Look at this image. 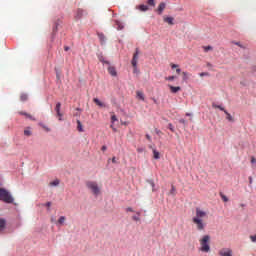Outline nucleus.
Returning <instances> with one entry per match:
<instances>
[{
    "instance_id": "1",
    "label": "nucleus",
    "mask_w": 256,
    "mask_h": 256,
    "mask_svg": "<svg viewBox=\"0 0 256 256\" xmlns=\"http://www.w3.org/2000/svg\"><path fill=\"white\" fill-rule=\"evenodd\" d=\"M209 215L207 211L196 208L195 216L192 218V222L196 225L197 231H205V227H207V223H205V219H208Z\"/></svg>"
},
{
    "instance_id": "2",
    "label": "nucleus",
    "mask_w": 256,
    "mask_h": 256,
    "mask_svg": "<svg viewBox=\"0 0 256 256\" xmlns=\"http://www.w3.org/2000/svg\"><path fill=\"white\" fill-rule=\"evenodd\" d=\"M209 241H211V236L209 235H205L200 239V251H202V253H209V251H211Z\"/></svg>"
},
{
    "instance_id": "3",
    "label": "nucleus",
    "mask_w": 256,
    "mask_h": 256,
    "mask_svg": "<svg viewBox=\"0 0 256 256\" xmlns=\"http://www.w3.org/2000/svg\"><path fill=\"white\" fill-rule=\"evenodd\" d=\"M86 187L91 191L92 194H94L96 197L101 195V187H99V184H97L96 181H87Z\"/></svg>"
},
{
    "instance_id": "4",
    "label": "nucleus",
    "mask_w": 256,
    "mask_h": 256,
    "mask_svg": "<svg viewBox=\"0 0 256 256\" xmlns=\"http://www.w3.org/2000/svg\"><path fill=\"white\" fill-rule=\"evenodd\" d=\"M0 201H4V203H13V197L7 190L0 188Z\"/></svg>"
},
{
    "instance_id": "5",
    "label": "nucleus",
    "mask_w": 256,
    "mask_h": 256,
    "mask_svg": "<svg viewBox=\"0 0 256 256\" xmlns=\"http://www.w3.org/2000/svg\"><path fill=\"white\" fill-rule=\"evenodd\" d=\"M137 61H139V48H136L135 53L133 54L132 58V66L134 67V73L137 71Z\"/></svg>"
},
{
    "instance_id": "6",
    "label": "nucleus",
    "mask_w": 256,
    "mask_h": 256,
    "mask_svg": "<svg viewBox=\"0 0 256 256\" xmlns=\"http://www.w3.org/2000/svg\"><path fill=\"white\" fill-rule=\"evenodd\" d=\"M220 256H233V251L229 248H223L219 251Z\"/></svg>"
},
{
    "instance_id": "7",
    "label": "nucleus",
    "mask_w": 256,
    "mask_h": 256,
    "mask_svg": "<svg viewBox=\"0 0 256 256\" xmlns=\"http://www.w3.org/2000/svg\"><path fill=\"white\" fill-rule=\"evenodd\" d=\"M55 111L57 113V117H59V121H62L63 114H61V102H58L55 107Z\"/></svg>"
},
{
    "instance_id": "8",
    "label": "nucleus",
    "mask_w": 256,
    "mask_h": 256,
    "mask_svg": "<svg viewBox=\"0 0 256 256\" xmlns=\"http://www.w3.org/2000/svg\"><path fill=\"white\" fill-rule=\"evenodd\" d=\"M149 149H152L154 159H156V160L161 159V153H159V151H157V148H153V146H149Z\"/></svg>"
},
{
    "instance_id": "9",
    "label": "nucleus",
    "mask_w": 256,
    "mask_h": 256,
    "mask_svg": "<svg viewBox=\"0 0 256 256\" xmlns=\"http://www.w3.org/2000/svg\"><path fill=\"white\" fill-rule=\"evenodd\" d=\"M166 7H167V4H165V2H161L157 9L158 15H163V11H165Z\"/></svg>"
},
{
    "instance_id": "10",
    "label": "nucleus",
    "mask_w": 256,
    "mask_h": 256,
    "mask_svg": "<svg viewBox=\"0 0 256 256\" xmlns=\"http://www.w3.org/2000/svg\"><path fill=\"white\" fill-rule=\"evenodd\" d=\"M108 73H109L112 77H117V70H116L115 67H113V66H109V67H108Z\"/></svg>"
},
{
    "instance_id": "11",
    "label": "nucleus",
    "mask_w": 256,
    "mask_h": 256,
    "mask_svg": "<svg viewBox=\"0 0 256 256\" xmlns=\"http://www.w3.org/2000/svg\"><path fill=\"white\" fill-rule=\"evenodd\" d=\"M93 102L98 106V107H107V104H105L104 102H102L101 100H99L98 98H94Z\"/></svg>"
},
{
    "instance_id": "12",
    "label": "nucleus",
    "mask_w": 256,
    "mask_h": 256,
    "mask_svg": "<svg viewBox=\"0 0 256 256\" xmlns=\"http://www.w3.org/2000/svg\"><path fill=\"white\" fill-rule=\"evenodd\" d=\"M171 93H179V91H181V87L180 86H171V85H168Z\"/></svg>"
},
{
    "instance_id": "13",
    "label": "nucleus",
    "mask_w": 256,
    "mask_h": 256,
    "mask_svg": "<svg viewBox=\"0 0 256 256\" xmlns=\"http://www.w3.org/2000/svg\"><path fill=\"white\" fill-rule=\"evenodd\" d=\"M20 115H24L27 119H30V121H35V117H33L31 114L26 112H19Z\"/></svg>"
},
{
    "instance_id": "14",
    "label": "nucleus",
    "mask_w": 256,
    "mask_h": 256,
    "mask_svg": "<svg viewBox=\"0 0 256 256\" xmlns=\"http://www.w3.org/2000/svg\"><path fill=\"white\" fill-rule=\"evenodd\" d=\"M136 95H137L138 99H140L141 101H145V94H143V92L137 91Z\"/></svg>"
},
{
    "instance_id": "15",
    "label": "nucleus",
    "mask_w": 256,
    "mask_h": 256,
    "mask_svg": "<svg viewBox=\"0 0 256 256\" xmlns=\"http://www.w3.org/2000/svg\"><path fill=\"white\" fill-rule=\"evenodd\" d=\"M173 17H164V22L168 23V25H173Z\"/></svg>"
},
{
    "instance_id": "16",
    "label": "nucleus",
    "mask_w": 256,
    "mask_h": 256,
    "mask_svg": "<svg viewBox=\"0 0 256 256\" xmlns=\"http://www.w3.org/2000/svg\"><path fill=\"white\" fill-rule=\"evenodd\" d=\"M77 130L80 132V133H83V124H81V120H77Z\"/></svg>"
},
{
    "instance_id": "17",
    "label": "nucleus",
    "mask_w": 256,
    "mask_h": 256,
    "mask_svg": "<svg viewBox=\"0 0 256 256\" xmlns=\"http://www.w3.org/2000/svg\"><path fill=\"white\" fill-rule=\"evenodd\" d=\"M224 113L226 115V119L233 122L234 119H233V116H231V114L229 112H227V110H224Z\"/></svg>"
},
{
    "instance_id": "18",
    "label": "nucleus",
    "mask_w": 256,
    "mask_h": 256,
    "mask_svg": "<svg viewBox=\"0 0 256 256\" xmlns=\"http://www.w3.org/2000/svg\"><path fill=\"white\" fill-rule=\"evenodd\" d=\"M182 79L183 81H187L189 79V77H191V74H189L188 72H182Z\"/></svg>"
},
{
    "instance_id": "19",
    "label": "nucleus",
    "mask_w": 256,
    "mask_h": 256,
    "mask_svg": "<svg viewBox=\"0 0 256 256\" xmlns=\"http://www.w3.org/2000/svg\"><path fill=\"white\" fill-rule=\"evenodd\" d=\"M5 219H0V231H3L5 229Z\"/></svg>"
},
{
    "instance_id": "20",
    "label": "nucleus",
    "mask_w": 256,
    "mask_h": 256,
    "mask_svg": "<svg viewBox=\"0 0 256 256\" xmlns=\"http://www.w3.org/2000/svg\"><path fill=\"white\" fill-rule=\"evenodd\" d=\"M115 25H116L118 31H121V29H123V27H124L123 24L117 20L115 21Z\"/></svg>"
},
{
    "instance_id": "21",
    "label": "nucleus",
    "mask_w": 256,
    "mask_h": 256,
    "mask_svg": "<svg viewBox=\"0 0 256 256\" xmlns=\"http://www.w3.org/2000/svg\"><path fill=\"white\" fill-rule=\"evenodd\" d=\"M39 125L40 127H42V129H44V131H46V133H49L51 131V128L47 127L45 124L40 123Z\"/></svg>"
},
{
    "instance_id": "22",
    "label": "nucleus",
    "mask_w": 256,
    "mask_h": 256,
    "mask_svg": "<svg viewBox=\"0 0 256 256\" xmlns=\"http://www.w3.org/2000/svg\"><path fill=\"white\" fill-rule=\"evenodd\" d=\"M59 183H60L59 179H56V180L50 182V187H57L59 185Z\"/></svg>"
},
{
    "instance_id": "23",
    "label": "nucleus",
    "mask_w": 256,
    "mask_h": 256,
    "mask_svg": "<svg viewBox=\"0 0 256 256\" xmlns=\"http://www.w3.org/2000/svg\"><path fill=\"white\" fill-rule=\"evenodd\" d=\"M24 135L26 137H31V135H33V133L31 132V130H29V128H27L24 130Z\"/></svg>"
},
{
    "instance_id": "24",
    "label": "nucleus",
    "mask_w": 256,
    "mask_h": 256,
    "mask_svg": "<svg viewBox=\"0 0 256 256\" xmlns=\"http://www.w3.org/2000/svg\"><path fill=\"white\" fill-rule=\"evenodd\" d=\"M139 9H140V11H149V6L142 4L139 6Z\"/></svg>"
},
{
    "instance_id": "25",
    "label": "nucleus",
    "mask_w": 256,
    "mask_h": 256,
    "mask_svg": "<svg viewBox=\"0 0 256 256\" xmlns=\"http://www.w3.org/2000/svg\"><path fill=\"white\" fill-rule=\"evenodd\" d=\"M65 221H66L65 216H61V217L58 219V224H59V225H63V223H65Z\"/></svg>"
},
{
    "instance_id": "26",
    "label": "nucleus",
    "mask_w": 256,
    "mask_h": 256,
    "mask_svg": "<svg viewBox=\"0 0 256 256\" xmlns=\"http://www.w3.org/2000/svg\"><path fill=\"white\" fill-rule=\"evenodd\" d=\"M137 215L138 216H133L132 217L133 221H140L141 220V218H139L141 216V212H137Z\"/></svg>"
},
{
    "instance_id": "27",
    "label": "nucleus",
    "mask_w": 256,
    "mask_h": 256,
    "mask_svg": "<svg viewBox=\"0 0 256 256\" xmlns=\"http://www.w3.org/2000/svg\"><path fill=\"white\" fill-rule=\"evenodd\" d=\"M203 49H204L205 53H208V51H213V47H211V46H203Z\"/></svg>"
},
{
    "instance_id": "28",
    "label": "nucleus",
    "mask_w": 256,
    "mask_h": 256,
    "mask_svg": "<svg viewBox=\"0 0 256 256\" xmlns=\"http://www.w3.org/2000/svg\"><path fill=\"white\" fill-rule=\"evenodd\" d=\"M212 107H213L214 109H220V111H226L225 108H223V107H221V106H219V105H217V104H213Z\"/></svg>"
},
{
    "instance_id": "29",
    "label": "nucleus",
    "mask_w": 256,
    "mask_h": 256,
    "mask_svg": "<svg viewBox=\"0 0 256 256\" xmlns=\"http://www.w3.org/2000/svg\"><path fill=\"white\" fill-rule=\"evenodd\" d=\"M147 4H148L150 7H155V0H147Z\"/></svg>"
},
{
    "instance_id": "30",
    "label": "nucleus",
    "mask_w": 256,
    "mask_h": 256,
    "mask_svg": "<svg viewBox=\"0 0 256 256\" xmlns=\"http://www.w3.org/2000/svg\"><path fill=\"white\" fill-rule=\"evenodd\" d=\"M222 201H224V203H227V201H229V198H227V196H225L224 194H220Z\"/></svg>"
},
{
    "instance_id": "31",
    "label": "nucleus",
    "mask_w": 256,
    "mask_h": 256,
    "mask_svg": "<svg viewBox=\"0 0 256 256\" xmlns=\"http://www.w3.org/2000/svg\"><path fill=\"white\" fill-rule=\"evenodd\" d=\"M27 94H21L20 99L21 101H27Z\"/></svg>"
},
{
    "instance_id": "32",
    "label": "nucleus",
    "mask_w": 256,
    "mask_h": 256,
    "mask_svg": "<svg viewBox=\"0 0 256 256\" xmlns=\"http://www.w3.org/2000/svg\"><path fill=\"white\" fill-rule=\"evenodd\" d=\"M168 129H170V131H172V133H175V128L173 127V124H168Z\"/></svg>"
},
{
    "instance_id": "33",
    "label": "nucleus",
    "mask_w": 256,
    "mask_h": 256,
    "mask_svg": "<svg viewBox=\"0 0 256 256\" xmlns=\"http://www.w3.org/2000/svg\"><path fill=\"white\" fill-rule=\"evenodd\" d=\"M250 241H252V243H256V234L250 236Z\"/></svg>"
},
{
    "instance_id": "34",
    "label": "nucleus",
    "mask_w": 256,
    "mask_h": 256,
    "mask_svg": "<svg viewBox=\"0 0 256 256\" xmlns=\"http://www.w3.org/2000/svg\"><path fill=\"white\" fill-rule=\"evenodd\" d=\"M99 60L101 61V63H105L106 65H110L109 61H105V59H103V57H100Z\"/></svg>"
},
{
    "instance_id": "35",
    "label": "nucleus",
    "mask_w": 256,
    "mask_h": 256,
    "mask_svg": "<svg viewBox=\"0 0 256 256\" xmlns=\"http://www.w3.org/2000/svg\"><path fill=\"white\" fill-rule=\"evenodd\" d=\"M166 81H175V76H169L165 78Z\"/></svg>"
},
{
    "instance_id": "36",
    "label": "nucleus",
    "mask_w": 256,
    "mask_h": 256,
    "mask_svg": "<svg viewBox=\"0 0 256 256\" xmlns=\"http://www.w3.org/2000/svg\"><path fill=\"white\" fill-rule=\"evenodd\" d=\"M115 121H117V116L112 115L111 116V123H115Z\"/></svg>"
},
{
    "instance_id": "37",
    "label": "nucleus",
    "mask_w": 256,
    "mask_h": 256,
    "mask_svg": "<svg viewBox=\"0 0 256 256\" xmlns=\"http://www.w3.org/2000/svg\"><path fill=\"white\" fill-rule=\"evenodd\" d=\"M200 77H207L209 74L207 72H202L199 74Z\"/></svg>"
},
{
    "instance_id": "38",
    "label": "nucleus",
    "mask_w": 256,
    "mask_h": 256,
    "mask_svg": "<svg viewBox=\"0 0 256 256\" xmlns=\"http://www.w3.org/2000/svg\"><path fill=\"white\" fill-rule=\"evenodd\" d=\"M175 191H176L175 186L172 185L170 194H171V195H175Z\"/></svg>"
},
{
    "instance_id": "39",
    "label": "nucleus",
    "mask_w": 256,
    "mask_h": 256,
    "mask_svg": "<svg viewBox=\"0 0 256 256\" xmlns=\"http://www.w3.org/2000/svg\"><path fill=\"white\" fill-rule=\"evenodd\" d=\"M171 69H177L179 67V65L177 64H170Z\"/></svg>"
},
{
    "instance_id": "40",
    "label": "nucleus",
    "mask_w": 256,
    "mask_h": 256,
    "mask_svg": "<svg viewBox=\"0 0 256 256\" xmlns=\"http://www.w3.org/2000/svg\"><path fill=\"white\" fill-rule=\"evenodd\" d=\"M234 45H237L238 47H241L242 49H245V47H243V45H241V43H239V42H234Z\"/></svg>"
},
{
    "instance_id": "41",
    "label": "nucleus",
    "mask_w": 256,
    "mask_h": 256,
    "mask_svg": "<svg viewBox=\"0 0 256 256\" xmlns=\"http://www.w3.org/2000/svg\"><path fill=\"white\" fill-rule=\"evenodd\" d=\"M126 211H127V212H130V213H133L134 210H133V208L128 207V208H126Z\"/></svg>"
},
{
    "instance_id": "42",
    "label": "nucleus",
    "mask_w": 256,
    "mask_h": 256,
    "mask_svg": "<svg viewBox=\"0 0 256 256\" xmlns=\"http://www.w3.org/2000/svg\"><path fill=\"white\" fill-rule=\"evenodd\" d=\"M83 15V10H78V17H81Z\"/></svg>"
},
{
    "instance_id": "43",
    "label": "nucleus",
    "mask_w": 256,
    "mask_h": 256,
    "mask_svg": "<svg viewBox=\"0 0 256 256\" xmlns=\"http://www.w3.org/2000/svg\"><path fill=\"white\" fill-rule=\"evenodd\" d=\"M112 131H114V133H117V128L113 127V125L110 126Z\"/></svg>"
},
{
    "instance_id": "44",
    "label": "nucleus",
    "mask_w": 256,
    "mask_h": 256,
    "mask_svg": "<svg viewBox=\"0 0 256 256\" xmlns=\"http://www.w3.org/2000/svg\"><path fill=\"white\" fill-rule=\"evenodd\" d=\"M251 163L253 164V163H256V159H255V157H251Z\"/></svg>"
},
{
    "instance_id": "45",
    "label": "nucleus",
    "mask_w": 256,
    "mask_h": 256,
    "mask_svg": "<svg viewBox=\"0 0 256 256\" xmlns=\"http://www.w3.org/2000/svg\"><path fill=\"white\" fill-rule=\"evenodd\" d=\"M176 73L179 75L181 73V68H177Z\"/></svg>"
},
{
    "instance_id": "46",
    "label": "nucleus",
    "mask_w": 256,
    "mask_h": 256,
    "mask_svg": "<svg viewBox=\"0 0 256 256\" xmlns=\"http://www.w3.org/2000/svg\"><path fill=\"white\" fill-rule=\"evenodd\" d=\"M101 150H102V151H107V146H105V145L102 146Z\"/></svg>"
},
{
    "instance_id": "47",
    "label": "nucleus",
    "mask_w": 256,
    "mask_h": 256,
    "mask_svg": "<svg viewBox=\"0 0 256 256\" xmlns=\"http://www.w3.org/2000/svg\"><path fill=\"white\" fill-rule=\"evenodd\" d=\"M112 163H117V158L116 157L112 158Z\"/></svg>"
},
{
    "instance_id": "48",
    "label": "nucleus",
    "mask_w": 256,
    "mask_h": 256,
    "mask_svg": "<svg viewBox=\"0 0 256 256\" xmlns=\"http://www.w3.org/2000/svg\"><path fill=\"white\" fill-rule=\"evenodd\" d=\"M45 207H51V202H47L46 204H45Z\"/></svg>"
},
{
    "instance_id": "49",
    "label": "nucleus",
    "mask_w": 256,
    "mask_h": 256,
    "mask_svg": "<svg viewBox=\"0 0 256 256\" xmlns=\"http://www.w3.org/2000/svg\"><path fill=\"white\" fill-rule=\"evenodd\" d=\"M146 139L151 141V136L149 134L146 135Z\"/></svg>"
},
{
    "instance_id": "50",
    "label": "nucleus",
    "mask_w": 256,
    "mask_h": 256,
    "mask_svg": "<svg viewBox=\"0 0 256 256\" xmlns=\"http://www.w3.org/2000/svg\"><path fill=\"white\" fill-rule=\"evenodd\" d=\"M137 151H138V153H143V149H141V148H138Z\"/></svg>"
},
{
    "instance_id": "51",
    "label": "nucleus",
    "mask_w": 256,
    "mask_h": 256,
    "mask_svg": "<svg viewBox=\"0 0 256 256\" xmlns=\"http://www.w3.org/2000/svg\"><path fill=\"white\" fill-rule=\"evenodd\" d=\"M179 122L185 124V119H180Z\"/></svg>"
},
{
    "instance_id": "52",
    "label": "nucleus",
    "mask_w": 256,
    "mask_h": 256,
    "mask_svg": "<svg viewBox=\"0 0 256 256\" xmlns=\"http://www.w3.org/2000/svg\"><path fill=\"white\" fill-rule=\"evenodd\" d=\"M64 50H65V51H69V47H68V46H65V47H64Z\"/></svg>"
},
{
    "instance_id": "53",
    "label": "nucleus",
    "mask_w": 256,
    "mask_h": 256,
    "mask_svg": "<svg viewBox=\"0 0 256 256\" xmlns=\"http://www.w3.org/2000/svg\"><path fill=\"white\" fill-rule=\"evenodd\" d=\"M249 181H250V183H253V178L250 177V178H249Z\"/></svg>"
},
{
    "instance_id": "54",
    "label": "nucleus",
    "mask_w": 256,
    "mask_h": 256,
    "mask_svg": "<svg viewBox=\"0 0 256 256\" xmlns=\"http://www.w3.org/2000/svg\"><path fill=\"white\" fill-rule=\"evenodd\" d=\"M156 133L159 135V134L161 133V131H159V130H156Z\"/></svg>"
},
{
    "instance_id": "55",
    "label": "nucleus",
    "mask_w": 256,
    "mask_h": 256,
    "mask_svg": "<svg viewBox=\"0 0 256 256\" xmlns=\"http://www.w3.org/2000/svg\"><path fill=\"white\" fill-rule=\"evenodd\" d=\"M151 185H152V187H155V183L152 182Z\"/></svg>"
},
{
    "instance_id": "56",
    "label": "nucleus",
    "mask_w": 256,
    "mask_h": 256,
    "mask_svg": "<svg viewBox=\"0 0 256 256\" xmlns=\"http://www.w3.org/2000/svg\"><path fill=\"white\" fill-rule=\"evenodd\" d=\"M208 67H211V64H210V63H208Z\"/></svg>"
}]
</instances>
